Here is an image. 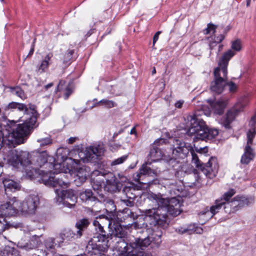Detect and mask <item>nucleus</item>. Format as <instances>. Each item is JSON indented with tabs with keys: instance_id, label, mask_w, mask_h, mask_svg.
Segmentation results:
<instances>
[{
	"instance_id": "f257e3e1",
	"label": "nucleus",
	"mask_w": 256,
	"mask_h": 256,
	"mask_svg": "<svg viewBox=\"0 0 256 256\" xmlns=\"http://www.w3.org/2000/svg\"><path fill=\"white\" fill-rule=\"evenodd\" d=\"M173 147L172 154L175 160H171L170 163L176 170V176L179 175L180 173H184L183 170H181L183 169V166L176 160V159L184 158L190 152L192 157V162L195 165L198 171H200L210 179L216 176L218 170V165L216 158L211 157L206 164H203L190 144L177 139L174 142Z\"/></svg>"
},
{
	"instance_id": "f03ea898",
	"label": "nucleus",
	"mask_w": 256,
	"mask_h": 256,
	"mask_svg": "<svg viewBox=\"0 0 256 256\" xmlns=\"http://www.w3.org/2000/svg\"><path fill=\"white\" fill-rule=\"evenodd\" d=\"M38 203V196L30 194L22 202L18 198L14 196L10 198L8 202L2 204L0 206V234L10 228H18L22 227L21 223L8 222L4 216H14L19 212L24 214H34Z\"/></svg>"
},
{
	"instance_id": "7ed1b4c3",
	"label": "nucleus",
	"mask_w": 256,
	"mask_h": 256,
	"mask_svg": "<svg viewBox=\"0 0 256 256\" xmlns=\"http://www.w3.org/2000/svg\"><path fill=\"white\" fill-rule=\"evenodd\" d=\"M148 198L153 202L156 203L158 206L157 208L146 209L143 212L145 221L151 226H158L165 228L168 224V214L173 216H176L182 211L180 208L166 206L168 203V198H164L160 193H150L148 194Z\"/></svg>"
},
{
	"instance_id": "20e7f679",
	"label": "nucleus",
	"mask_w": 256,
	"mask_h": 256,
	"mask_svg": "<svg viewBox=\"0 0 256 256\" xmlns=\"http://www.w3.org/2000/svg\"><path fill=\"white\" fill-rule=\"evenodd\" d=\"M4 160L6 164L14 167L20 164L28 167L34 170L47 162V154L45 152H38L18 150L14 148H4Z\"/></svg>"
},
{
	"instance_id": "39448f33",
	"label": "nucleus",
	"mask_w": 256,
	"mask_h": 256,
	"mask_svg": "<svg viewBox=\"0 0 256 256\" xmlns=\"http://www.w3.org/2000/svg\"><path fill=\"white\" fill-rule=\"evenodd\" d=\"M202 112L201 111L196 112L186 117V132L188 135L194 136V142L198 140L207 141L215 138L218 134L217 129L209 128L206 126L205 122L198 118Z\"/></svg>"
},
{
	"instance_id": "423d86ee",
	"label": "nucleus",
	"mask_w": 256,
	"mask_h": 256,
	"mask_svg": "<svg viewBox=\"0 0 256 256\" xmlns=\"http://www.w3.org/2000/svg\"><path fill=\"white\" fill-rule=\"evenodd\" d=\"M31 111L32 116L26 117L24 123L16 124L12 128L9 126L8 144H11L12 146L24 143L30 135L38 117L36 110L33 108Z\"/></svg>"
},
{
	"instance_id": "0eeeda50",
	"label": "nucleus",
	"mask_w": 256,
	"mask_h": 256,
	"mask_svg": "<svg viewBox=\"0 0 256 256\" xmlns=\"http://www.w3.org/2000/svg\"><path fill=\"white\" fill-rule=\"evenodd\" d=\"M164 142L165 140L164 139L158 140L155 141L154 146L150 150L149 154L148 156V160H150V162H148L146 164H142L139 170V172L134 174V178L135 181L140 183L146 184V182H140V178L142 176L148 175L154 176H156V172L148 166V164H150L152 162H156L162 158L163 154L162 150L156 147V146L161 144L164 143Z\"/></svg>"
},
{
	"instance_id": "6e6552de",
	"label": "nucleus",
	"mask_w": 256,
	"mask_h": 256,
	"mask_svg": "<svg viewBox=\"0 0 256 256\" xmlns=\"http://www.w3.org/2000/svg\"><path fill=\"white\" fill-rule=\"evenodd\" d=\"M158 234H152V236H148L144 238H136L134 241L130 242L127 244L125 247V256H152L150 252H145L144 250L147 248L154 240L156 238L154 236H158V239H160L162 232H158Z\"/></svg>"
},
{
	"instance_id": "1a4fd4ad",
	"label": "nucleus",
	"mask_w": 256,
	"mask_h": 256,
	"mask_svg": "<svg viewBox=\"0 0 256 256\" xmlns=\"http://www.w3.org/2000/svg\"><path fill=\"white\" fill-rule=\"evenodd\" d=\"M108 241L104 236H94L88 242L86 250L90 256H102L108 250Z\"/></svg>"
},
{
	"instance_id": "9d476101",
	"label": "nucleus",
	"mask_w": 256,
	"mask_h": 256,
	"mask_svg": "<svg viewBox=\"0 0 256 256\" xmlns=\"http://www.w3.org/2000/svg\"><path fill=\"white\" fill-rule=\"evenodd\" d=\"M104 144L99 142L87 147L84 152L79 154V156L84 162H96L100 157L104 155Z\"/></svg>"
},
{
	"instance_id": "9b49d317",
	"label": "nucleus",
	"mask_w": 256,
	"mask_h": 256,
	"mask_svg": "<svg viewBox=\"0 0 256 256\" xmlns=\"http://www.w3.org/2000/svg\"><path fill=\"white\" fill-rule=\"evenodd\" d=\"M56 196V202L60 205L62 204L69 208H73L77 202V196L72 190H63L58 188L55 190Z\"/></svg>"
},
{
	"instance_id": "f8f14e48",
	"label": "nucleus",
	"mask_w": 256,
	"mask_h": 256,
	"mask_svg": "<svg viewBox=\"0 0 256 256\" xmlns=\"http://www.w3.org/2000/svg\"><path fill=\"white\" fill-rule=\"evenodd\" d=\"M249 104V100L247 97H243L238 102L233 108L228 110L222 120V124L226 128H230V124L234 120L236 116L242 112L244 108Z\"/></svg>"
},
{
	"instance_id": "ddd939ff",
	"label": "nucleus",
	"mask_w": 256,
	"mask_h": 256,
	"mask_svg": "<svg viewBox=\"0 0 256 256\" xmlns=\"http://www.w3.org/2000/svg\"><path fill=\"white\" fill-rule=\"evenodd\" d=\"M42 175V180L45 185L56 188L60 186L62 188H67L68 186L69 182L64 180L65 178V175L64 174H60L57 176H52L53 174L50 172H44Z\"/></svg>"
},
{
	"instance_id": "4468645a",
	"label": "nucleus",
	"mask_w": 256,
	"mask_h": 256,
	"mask_svg": "<svg viewBox=\"0 0 256 256\" xmlns=\"http://www.w3.org/2000/svg\"><path fill=\"white\" fill-rule=\"evenodd\" d=\"M256 134V128H250L247 132V144L240 160L242 164H248L255 156L254 150L251 148V146L252 144L253 138Z\"/></svg>"
},
{
	"instance_id": "2eb2a0df",
	"label": "nucleus",
	"mask_w": 256,
	"mask_h": 256,
	"mask_svg": "<svg viewBox=\"0 0 256 256\" xmlns=\"http://www.w3.org/2000/svg\"><path fill=\"white\" fill-rule=\"evenodd\" d=\"M223 207L226 213H231L230 209L227 210L226 205V199L224 198V194L222 197L216 199L214 203V204L210 208L206 207L204 210L200 212L201 215H208L210 218H212L216 214L219 212L220 210Z\"/></svg>"
},
{
	"instance_id": "dca6fc26",
	"label": "nucleus",
	"mask_w": 256,
	"mask_h": 256,
	"mask_svg": "<svg viewBox=\"0 0 256 256\" xmlns=\"http://www.w3.org/2000/svg\"><path fill=\"white\" fill-rule=\"evenodd\" d=\"M65 160H69L72 162V168L78 169L74 178V182L77 186H80L86 181L87 176H88L89 172H88L87 168L83 166L79 168H78L80 162L78 160L66 158Z\"/></svg>"
},
{
	"instance_id": "f3484780",
	"label": "nucleus",
	"mask_w": 256,
	"mask_h": 256,
	"mask_svg": "<svg viewBox=\"0 0 256 256\" xmlns=\"http://www.w3.org/2000/svg\"><path fill=\"white\" fill-rule=\"evenodd\" d=\"M80 231L74 232L68 228L63 229L56 236V242H58V246H60V244L64 240L72 241L80 238Z\"/></svg>"
},
{
	"instance_id": "a211bd4d",
	"label": "nucleus",
	"mask_w": 256,
	"mask_h": 256,
	"mask_svg": "<svg viewBox=\"0 0 256 256\" xmlns=\"http://www.w3.org/2000/svg\"><path fill=\"white\" fill-rule=\"evenodd\" d=\"M98 194L96 196L91 190H86L80 193V198L85 202H104L106 200L105 196L102 194Z\"/></svg>"
},
{
	"instance_id": "6ab92c4d",
	"label": "nucleus",
	"mask_w": 256,
	"mask_h": 256,
	"mask_svg": "<svg viewBox=\"0 0 256 256\" xmlns=\"http://www.w3.org/2000/svg\"><path fill=\"white\" fill-rule=\"evenodd\" d=\"M235 193V190L234 189H230L224 194V198L226 199V205L227 210L230 209L231 212L237 210L240 208L238 205L240 204L238 200V196H236L232 200L230 201V198Z\"/></svg>"
},
{
	"instance_id": "aec40b11",
	"label": "nucleus",
	"mask_w": 256,
	"mask_h": 256,
	"mask_svg": "<svg viewBox=\"0 0 256 256\" xmlns=\"http://www.w3.org/2000/svg\"><path fill=\"white\" fill-rule=\"evenodd\" d=\"M112 228V233L109 234L110 239H112L114 237L120 238L122 239L126 238L128 234V226H122L119 224H114Z\"/></svg>"
},
{
	"instance_id": "412c9836",
	"label": "nucleus",
	"mask_w": 256,
	"mask_h": 256,
	"mask_svg": "<svg viewBox=\"0 0 256 256\" xmlns=\"http://www.w3.org/2000/svg\"><path fill=\"white\" fill-rule=\"evenodd\" d=\"M10 134L9 125L0 126V150L4 144L8 146V148L12 147L11 144H8V134Z\"/></svg>"
},
{
	"instance_id": "4be33fe9",
	"label": "nucleus",
	"mask_w": 256,
	"mask_h": 256,
	"mask_svg": "<svg viewBox=\"0 0 256 256\" xmlns=\"http://www.w3.org/2000/svg\"><path fill=\"white\" fill-rule=\"evenodd\" d=\"M208 101L211 105V106L215 114L221 115L224 113V108L227 104L226 100H220L214 102H212L211 100H208Z\"/></svg>"
},
{
	"instance_id": "5701e85b",
	"label": "nucleus",
	"mask_w": 256,
	"mask_h": 256,
	"mask_svg": "<svg viewBox=\"0 0 256 256\" xmlns=\"http://www.w3.org/2000/svg\"><path fill=\"white\" fill-rule=\"evenodd\" d=\"M115 218V214L112 212H109L106 215L99 216L96 218L95 220H97L98 222L102 221V222H100V224L104 226H108L109 228L112 229V224Z\"/></svg>"
},
{
	"instance_id": "b1692460",
	"label": "nucleus",
	"mask_w": 256,
	"mask_h": 256,
	"mask_svg": "<svg viewBox=\"0 0 256 256\" xmlns=\"http://www.w3.org/2000/svg\"><path fill=\"white\" fill-rule=\"evenodd\" d=\"M226 84V81L214 78L210 84V90L216 94H220L224 90Z\"/></svg>"
},
{
	"instance_id": "393cba45",
	"label": "nucleus",
	"mask_w": 256,
	"mask_h": 256,
	"mask_svg": "<svg viewBox=\"0 0 256 256\" xmlns=\"http://www.w3.org/2000/svg\"><path fill=\"white\" fill-rule=\"evenodd\" d=\"M214 78L222 80H228V68L220 65L218 63V66L214 71Z\"/></svg>"
},
{
	"instance_id": "a878e982",
	"label": "nucleus",
	"mask_w": 256,
	"mask_h": 256,
	"mask_svg": "<svg viewBox=\"0 0 256 256\" xmlns=\"http://www.w3.org/2000/svg\"><path fill=\"white\" fill-rule=\"evenodd\" d=\"M38 239V236H34L28 242L24 244L23 242L20 241L18 243L17 246L18 248L26 250H32L37 247L39 242Z\"/></svg>"
},
{
	"instance_id": "bb28decb",
	"label": "nucleus",
	"mask_w": 256,
	"mask_h": 256,
	"mask_svg": "<svg viewBox=\"0 0 256 256\" xmlns=\"http://www.w3.org/2000/svg\"><path fill=\"white\" fill-rule=\"evenodd\" d=\"M106 184L111 186L112 191L116 192L119 190L120 182L116 176L112 173L108 174L106 180Z\"/></svg>"
},
{
	"instance_id": "cd10ccee",
	"label": "nucleus",
	"mask_w": 256,
	"mask_h": 256,
	"mask_svg": "<svg viewBox=\"0 0 256 256\" xmlns=\"http://www.w3.org/2000/svg\"><path fill=\"white\" fill-rule=\"evenodd\" d=\"M52 54H48L41 62L40 64L38 66V72L40 74L45 72L48 68L50 64V60L52 57Z\"/></svg>"
},
{
	"instance_id": "c85d7f7f",
	"label": "nucleus",
	"mask_w": 256,
	"mask_h": 256,
	"mask_svg": "<svg viewBox=\"0 0 256 256\" xmlns=\"http://www.w3.org/2000/svg\"><path fill=\"white\" fill-rule=\"evenodd\" d=\"M236 54L233 52V50H228L224 53L220 58L218 63L220 64V65L228 68L230 60Z\"/></svg>"
},
{
	"instance_id": "c756f323",
	"label": "nucleus",
	"mask_w": 256,
	"mask_h": 256,
	"mask_svg": "<svg viewBox=\"0 0 256 256\" xmlns=\"http://www.w3.org/2000/svg\"><path fill=\"white\" fill-rule=\"evenodd\" d=\"M6 190H19L20 186L18 183L10 179H4L2 180Z\"/></svg>"
},
{
	"instance_id": "7c9ffc66",
	"label": "nucleus",
	"mask_w": 256,
	"mask_h": 256,
	"mask_svg": "<svg viewBox=\"0 0 256 256\" xmlns=\"http://www.w3.org/2000/svg\"><path fill=\"white\" fill-rule=\"evenodd\" d=\"M100 222H102V221L101 220L100 222H98L97 220H94L92 222L93 225L94 226L95 229L97 232L96 236H101L102 235L104 236L106 238H109V234H106V232L104 228V226H102L100 224Z\"/></svg>"
},
{
	"instance_id": "2f4dec72",
	"label": "nucleus",
	"mask_w": 256,
	"mask_h": 256,
	"mask_svg": "<svg viewBox=\"0 0 256 256\" xmlns=\"http://www.w3.org/2000/svg\"><path fill=\"white\" fill-rule=\"evenodd\" d=\"M2 256H20L19 252L15 248L6 246L2 252Z\"/></svg>"
},
{
	"instance_id": "473e14b6",
	"label": "nucleus",
	"mask_w": 256,
	"mask_h": 256,
	"mask_svg": "<svg viewBox=\"0 0 256 256\" xmlns=\"http://www.w3.org/2000/svg\"><path fill=\"white\" fill-rule=\"evenodd\" d=\"M90 224V222L87 218H83L78 221L76 224V227L78 229L76 231L80 232V236L82 235V232L86 230Z\"/></svg>"
},
{
	"instance_id": "72a5a7b5",
	"label": "nucleus",
	"mask_w": 256,
	"mask_h": 256,
	"mask_svg": "<svg viewBox=\"0 0 256 256\" xmlns=\"http://www.w3.org/2000/svg\"><path fill=\"white\" fill-rule=\"evenodd\" d=\"M122 192L127 198L135 199L136 197V190L132 186H126L124 188Z\"/></svg>"
},
{
	"instance_id": "f704fd0d",
	"label": "nucleus",
	"mask_w": 256,
	"mask_h": 256,
	"mask_svg": "<svg viewBox=\"0 0 256 256\" xmlns=\"http://www.w3.org/2000/svg\"><path fill=\"white\" fill-rule=\"evenodd\" d=\"M33 108L36 110L35 106H30V108L28 109L26 106L23 104L18 102L17 104L16 109L20 112H24V114L27 116L26 117H30L32 116V114L31 109Z\"/></svg>"
},
{
	"instance_id": "c9c22d12",
	"label": "nucleus",
	"mask_w": 256,
	"mask_h": 256,
	"mask_svg": "<svg viewBox=\"0 0 256 256\" xmlns=\"http://www.w3.org/2000/svg\"><path fill=\"white\" fill-rule=\"evenodd\" d=\"M242 49V41L240 39H236V40L231 42V47L230 49L231 50H233L234 54L240 52Z\"/></svg>"
},
{
	"instance_id": "e433bc0d",
	"label": "nucleus",
	"mask_w": 256,
	"mask_h": 256,
	"mask_svg": "<svg viewBox=\"0 0 256 256\" xmlns=\"http://www.w3.org/2000/svg\"><path fill=\"white\" fill-rule=\"evenodd\" d=\"M176 186H172V187L169 189L170 192L172 194H174L176 196H180V192L183 190V186L180 182H179V184L176 182Z\"/></svg>"
},
{
	"instance_id": "4c0bfd02",
	"label": "nucleus",
	"mask_w": 256,
	"mask_h": 256,
	"mask_svg": "<svg viewBox=\"0 0 256 256\" xmlns=\"http://www.w3.org/2000/svg\"><path fill=\"white\" fill-rule=\"evenodd\" d=\"M45 245L46 248L50 251L52 254H53L54 246L56 245L58 246V242H55L54 238H49L46 240Z\"/></svg>"
},
{
	"instance_id": "58836bf2",
	"label": "nucleus",
	"mask_w": 256,
	"mask_h": 256,
	"mask_svg": "<svg viewBox=\"0 0 256 256\" xmlns=\"http://www.w3.org/2000/svg\"><path fill=\"white\" fill-rule=\"evenodd\" d=\"M74 54V50H68L62 56L61 60L65 66H67L70 63V60L72 59V56Z\"/></svg>"
},
{
	"instance_id": "ea45409f",
	"label": "nucleus",
	"mask_w": 256,
	"mask_h": 256,
	"mask_svg": "<svg viewBox=\"0 0 256 256\" xmlns=\"http://www.w3.org/2000/svg\"><path fill=\"white\" fill-rule=\"evenodd\" d=\"M95 106H104L106 108H110L114 107L115 105L114 102L106 99H103L96 104Z\"/></svg>"
},
{
	"instance_id": "a19ab883",
	"label": "nucleus",
	"mask_w": 256,
	"mask_h": 256,
	"mask_svg": "<svg viewBox=\"0 0 256 256\" xmlns=\"http://www.w3.org/2000/svg\"><path fill=\"white\" fill-rule=\"evenodd\" d=\"M216 28L217 26L212 23H209L207 25V28L204 30L203 32L204 34H208L211 32H212V34H214Z\"/></svg>"
},
{
	"instance_id": "79ce46f5",
	"label": "nucleus",
	"mask_w": 256,
	"mask_h": 256,
	"mask_svg": "<svg viewBox=\"0 0 256 256\" xmlns=\"http://www.w3.org/2000/svg\"><path fill=\"white\" fill-rule=\"evenodd\" d=\"M162 184L166 188L170 189L172 187V186H176V180L172 179H165L162 182Z\"/></svg>"
},
{
	"instance_id": "37998d69",
	"label": "nucleus",
	"mask_w": 256,
	"mask_h": 256,
	"mask_svg": "<svg viewBox=\"0 0 256 256\" xmlns=\"http://www.w3.org/2000/svg\"><path fill=\"white\" fill-rule=\"evenodd\" d=\"M168 200V204L166 206H173L174 207H178L180 208V200L176 198V197L172 198Z\"/></svg>"
},
{
	"instance_id": "c03bdc74",
	"label": "nucleus",
	"mask_w": 256,
	"mask_h": 256,
	"mask_svg": "<svg viewBox=\"0 0 256 256\" xmlns=\"http://www.w3.org/2000/svg\"><path fill=\"white\" fill-rule=\"evenodd\" d=\"M73 89H72V86L71 84H69L64 88V99H68L69 97V96L72 94V92Z\"/></svg>"
},
{
	"instance_id": "a18cd8bd",
	"label": "nucleus",
	"mask_w": 256,
	"mask_h": 256,
	"mask_svg": "<svg viewBox=\"0 0 256 256\" xmlns=\"http://www.w3.org/2000/svg\"><path fill=\"white\" fill-rule=\"evenodd\" d=\"M12 92L14 94H16V96H18L22 99H24L26 98V96L24 93V92L20 87L15 88L13 90Z\"/></svg>"
},
{
	"instance_id": "49530a36",
	"label": "nucleus",
	"mask_w": 256,
	"mask_h": 256,
	"mask_svg": "<svg viewBox=\"0 0 256 256\" xmlns=\"http://www.w3.org/2000/svg\"><path fill=\"white\" fill-rule=\"evenodd\" d=\"M226 86L228 87V90L230 92L234 93L238 89V86L232 82L226 81Z\"/></svg>"
},
{
	"instance_id": "de8ad7c7",
	"label": "nucleus",
	"mask_w": 256,
	"mask_h": 256,
	"mask_svg": "<svg viewBox=\"0 0 256 256\" xmlns=\"http://www.w3.org/2000/svg\"><path fill=\"white\" fill-rule=\"evenodd\" d=\"M37 141L40 143V146H45L52 142V140L49 136L38 139Z\"/></svg>"
},
{
	"instance_id": "09e8293b",
	"label": "nucleus",
	"mask_w": 256,
	"mask_h": 256,
	"mask_svg": "<svg viewBox=\"0 0 256 256\" xmlns=\"http://www.w3.org/2000/svg\"><path fill=\"white\" fill-rule=\"evenodd\" d=\"M127 156H123L117 159H116L112 162V165L114 166L121 164L127 159Z\"/></svg>"
},
{
	"instance_id": "8fccbe9b",
	"label": "nucleus",
	"mask_w": 256,
	"mask_h": 256,
	"mask_svg": "<svg viewBox=\"0 0 256 256\" xmlns=\"http://www.w3.org/2000/svg\"><path fill=\"white\" fill-rule=\"evenodd\" d=\"M238 198L239 205V208H242L245 205H248V201L246 198L243 196H238Z\"/></svg>"
},
{
	"instance_id": "3c124183",
	"label": "nucleus",
	"mask_w": 256,
	"mask_h": 256,
	"mask_svg": "<svg viewBox=\"0 0 256 256\" xmlns=\"http://www.w3.org/2000/svg\"><path fill=\"white\" fill-rule=\"evenodd\" d=\"M185 226L186 227V233L189 234H192V233H194V230H195V228H196V226L195 224H187V225H185Z\"/></svg>"
},
{
	"instance_id": "603ef678",
	"label": "nucleus",
	"mask_w": 256,
	"mask_h": 256,
	"mask_svg": "<svg viewBox=\"0 0 256 256\" xmlns=\"http://www.w3.org/2000/svg\"><path fill=\"white\" fill-rule=\"evenodd\" d=\"M186 227L184 226H178L175 228V232L180 234H184L185 233H186Z\"/></svg>"
},
{
	"instance_id": "864d4df0",
	"label": "nucleus",
	"mask_w": 256,
	"mask_h": 256,
	"mask_svg": "<svg viewBox=\"0 0 256 256\" xmlns=\"http://www.w3.org/2000/svg\"><path fill=\"white\" fill-rule=\"evenodd\" d=\"M134 199L127 198L126 200H123L122 201L127 206H132L134 204Z\"/></svg>"
},
{
	"instance_id": "5fc2aeb1",
	"label": "nucleus",
	"mask_w": 256,
	"mask_h": 256,
	"mask_svg": "<svg viewBox=\"0 0 256 256\" xmlns=\"http://www.w3.org/2000/svg\"><path fill=\"white\" fill-rule=\"evenodd\" d=\"M38 253H40V255H38L37 256H52V254L51 252H46L45 250H38Z\"/></svg>"
},
{
	"instance_id": "6e6d98bb",
	"label": "nucleus",
	"mask_w": 256,
	"mask_h": 256,
	"mask_svg": "<svg viewBox=\"0 0 256 256\" xmlns=\"http://www.w3.org/2000/svg\"><path fill=\"white\" fill-rule=\"evenodd\" d=\"M64 84H65V81H64L63 80H60L59 82V84L57 86V88H56L57 90H58V91L62 90L63 89V86L64 85Z\"/></svg>"
},
{
	"instance_id": "4d7b16f0",
	"label": "nucleus",
	"mask_w": 256,
	"mask_h": 256,
	"mask_svg": "<svg viewBox=\"0 0 256 256\" xmlns=\"http://www.w3.org/2000/svg\"><path fill=\"white\" fill-rule=\"evenodd\" d=\"M224 37L225 36L224 34H221L216 38L215 40L218 44L220 43L224 40Z\"/></svg>"
},
{
	"instance_id": "13d9d810",
	"label": "nucleus",
	"mask_w": 256,
	"mask_h": 256,
	"mask_svg": "<svg viewBox=\"0 0 256 256\" xmlns=\"http://www.w3.org/2000/svg\"><path fill=\"white\" fill-rule=\"evenodd\" d=\"M160 33H161V32L158 31V32H157L154 35V38H153V46L154 45L156 42L158 40V36Z\"/></svg>"
},
{
	"instance_id": "bf43d9fd",
	"label": "nucleus",
	"mask_w": 256,
	"mask_h": 256,
	"mask_svg": "<svg viewBox=\"0 0 256 256\" xmlns=\"http://www.w3.org/2000/svg\"><path fill=\"white\" fill-rule=\"evenodd\" d=\"M18 102H12L8 105V108L10 109H16L17 104Z\"/></svg>"
},
{
	"instance_id": "052dcab7",
	"label": "nucleus",
	"mask_w": 256,
	"mask_h": 256,
	"mask_svg": "<svg viewBox=\"0 0 256 256\" xmlns=\"http://www.w3.org/2000/svg\"><path fill=\"white\" fill-rule=\"evenodd\" d=\"M256 121L250 119L249 122V126L250 127V128H256Z\"/></svg>"
},
{
	"instance_id": "680f3d73",
	"label": "nucleus",
	"mask_w": 256,
	"mask_h": 256,
	"mask_svg": "<svg viewBox=\"0 0 256 256\" xmlns=\"http://www.w3.org/2000/svg\"><path fill=\"white\" fill-rule=\"evenodd\" d=\"M118 178H119V180L118 181L120 182V184L122 183V182H126V180H127V178L126 177H125L124 176H123L122 175H120V174H118Z\"/></svg>"
},
{
	"instance_id": "e2e57ef3",
	"label": "nucleus",
	"mask_w": 256,
	"mask_h": 256,
	"mask_svg": "<svg viewBox=\"0 0 256 256\" xmlns=\"http://www.w3.org/2000/svg\"><path fill=\"white\" fill-rule=\"evenodd\" d=\"M194 233L201 234L203 232V230L202 228L198 226H196L195 230H194Z\"/></svg>"
},
{
	"instance_id": "0e129e2a",
	"label": "nucleus",
	"mask_w": 256,
	"mask_h": 256,
	"mask_svg": "<svg viewBox=\"0 0 256 256\" xmlns=\"http://www.w3.org/2000/svg\"><path fill=\"white\" fill-rule=\"evenodd\" d=\"M184 102L183 100H179L175 104V106L177 108H181Z\"/></svg>"
},
{
	"instance_id": "69168bd1",
	"label": "nucleus",
	"mask_w": 256,
	"mask_h": 256,
	"mask_svg": "<svg viewBox=\"0 0 256 256\" xmlns=\"http://www.w3.org/2000/svg\"><path fill=\"white\" fill-rule=\"evenodd\" d=\"M218 43L216 41L210 42L209 44L210 48L212 50V48L217 45Z\"/></svg>"
},
{
	"instance_id": "338daca9",
	"label": "nucleus",
	"mask_w": 256,
	"mask_h": 256,
	"mask_svg": "<svg viewBox=\"0 0 256 256\" xmlns=\"http://www.w3.org/2000/svg\"><path fill=\"white\" fill-rule=\"evenodd\" d=\"M76 137H70L68 139V142L70 144H72L76 141Z\"/></svg>"
},
{
	"instance_id": "774afa93",
	"label": "nucleus",
	"mask_w": 256,
	"mask_h": 256,
	"mask_svg": "<svg viewBox=\"0 0 256 256\" xmlns=\"http://www.w3.org/2000/svg\"><path fill=\"white\" fill-rule=\"evenodd\" d=\"M128 216H130L132 212L128 208H126L124 210Z\"/></svg>"
}]
</instances>
